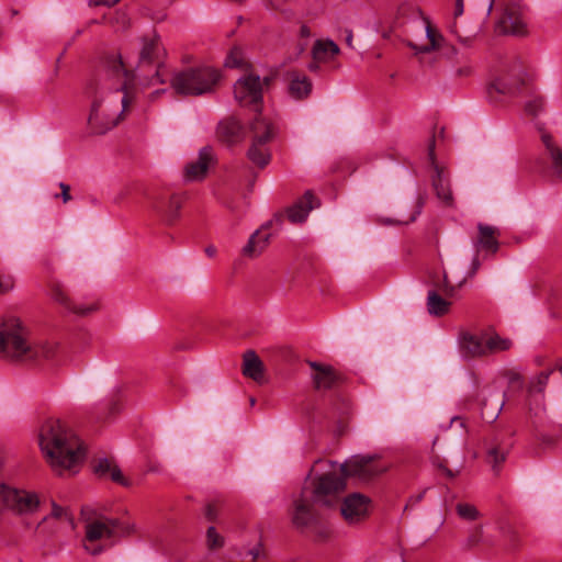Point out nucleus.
Here are the masks:
<instances>
[{"instance_id": "nucleus-1", "label": "nucleus", "mask_w": 562, "mask_h": 562, "mask_svg": "<svg viewBox=\"0 0 562 562\" xmlns=\"http://www.w3.org/2000/svg\"><path fill=\"white\" fill-rule=\"evenodd\" d=\"M104 75L89 82L86 94L90 100L88 126L91 133L103 135L125 117L135 99V74L125 67L119 53L103 59Z\"/></svg>"}, {"instance_id": "nucleus-2", "label": "nucleus", "mask_w": 562, "mask_h": 562, "mask_svg": "<svg viewBox=\"0 0 562 562\" xmlns=\"http://www.w3.org/2000/svg\"><path fill=\"white\" fill-rule=\"evenodd\" d=\"M40 448L54 469L61 473L83 459V448L78 436L60 419L48 418L38 430Z\"/></svg>"}, {"instance_id": "nucleus-3", "label": "nucleus", "mask_w": 562, "mask_h": 562, "mask_svg": "<svg viewBox=\"0 0 562 562\" xmlns=\"http://www.w3.org/2000/svg\"><path fill=\"white\" fill-rule=\"evenodd\" d=\"M58 350L55 342L31 344L27 329L18 318H8L0 326V352L3 357L22 361L50 360Z\"/></svg>"}, {"instance_id": "nucleus-4", "label": "nucleus", "mask_w": 562, "mask_h": 562, "mask_svg": "<svg viewBox=\"0 0 562 562\" xmlns=\"http://www.w3.org/2000/svg\"><path fill=\"white\" fill-rule=\"evenodd\" d=\"M220 79V71L213 67H189L175 72L170 86L179 95L199 97L212 93Z\"/></svg>"}, {"instance_id": "nucleus-5", "label": "nucleus", "mask_w": 562, "mask_h": 562, "mask_svg": "<svg viewBox=\"0 0 562 562\" xmlns=\"http://www.w3.org/2000/svg\"><path fill=\"white\" fill-rule=\"evenodd\" d=\"M132 530V526L117 519L106 517L92 519L86 525L83 548L92 555L100 554L104 550V547L95 544L97 541L123 537L130 535Z\"/></svg>"}, {"instance_id": "nucleus-6", "label": "nucleus", "mask_w": 562, "mask_h": 562, "mask_svg": "<svg viewBox=\"0 0 562 562\" xmlns=\"http://www.w3.org/2000/svg\"><path fill=\"white\" fill-rule=\"evenodd\" d=\"M345 486L344 479L326 473L314 477L310 476L301 493L304 494L305 499H311L316 505L331 507L338 503Z\"/></svg>"}, {"instance_id": "nucleus-7", "label": "nucleus", "mask_w": 562, "mask_h": 562, "mask_svg": "<svg viewBox=\"0 0 562 562\" xmlns=\"http://www.w3.org/2000/svg\"><path fill=\"white\" fill-rule=\"evenodd\" d=\"M0 502L5 510L18 516H32L42 504L38 493L5 484L0 485Z\"/></svg>"}, {"instance_id": "nucleus-8", "label": "nucleus", "mask_w": 562, "mask_h": 562, "mask_svg": "<svg viewBox=\"0 0 562 562\" xmlns=\"http://www.w3.org/2000/svg\"><path fill=\"white\" fill-rule=\"evenodd\" d=\"M269 81L268 77L261 79L255 74L245 75L234 86L236 101L243 106L252 105L255 110H258L262 100L263 85H269Z\"/></svg>"}, {"instance_id": "nucleus-9", "label": "nucleus", "mask_w": 562, "mask_h": 562, "mask_svg": "<svg viewBox=\"0 0 562 562\" xmlns=\"http://www.w3.org/2000/svg\"><path fill=\"white\" fill-rule=\"evenodd\" d=\"M345 477H356L360 481H369L385 471L378 464L374 456H353L340 465Z\"/></svg>"}, {"instance_id": "nucleus-10", "label": "nucleus", "mask_w": 562, "mask_h": 562, "mask_svg": "<svg viewBox=\"0 0 562 562\" xmlns=\"http://www.w3.org/2000/svg\"><path fill=\"white\" fill-rule=\"evenodd\" d=\"M315 505L311 499H305L303 493L294 499L291 520L296 529L304 530L321 524L322 517Z\"/></svg>"}, {"instance_id": "nucleus-11", "label": "nucleus", "mask_w": 562, "mask_h": 562, "mask_svg": "<svg viewBox=\"0 0 562 562\" xmlns=\"http://www.w3.org/2000/svg\"><path fill=\"white\" fill-rule=\"evenodd\" d=\"M184 198L180 193L159 194L150 201V210L166 224H173L180 216Z\"/></svg>"}, {"instance_id": "nucleus-12", "label": "nucleus", "mask_w": 562, "mask_h": 562, "mask_svg": "<svg viewBox=\"0 0 562 562\" xmlns=\"http://www.w3.org/2000/svg\"><path fill=\"white\" fill-rule=\"evenodd\" d=\"M496 31L505 35L521 36L527 34V24L521 9L516 4L506 5L496 23Z\"/></svg>"}, {"instance_id": "nucleus-13", "label": "nucleus", "mask_w": 562, "mask_h": 562, "mask_svg": "<svg viewBox=\"0 0 562 562\" xmlns=\"http://www.w3.org/2000/svg\"><path fill=\"white\" fill-rule=\"evenodd\" d=\"M143 46L139 53V63L138 68L145 66V65H156L157 68L155 70V75L153 77V80L155 82L164 83L165 79L161 78L160 72V64L158 61L159 54L161 52V45L159 36L156 34H153L151 36L143 37Z\"/></svg>"}, {"instance_id": "nucleus-14", "label": "nucleus", "mask_w": 562, "mask_h": 562, "mask_svg": "<svg viewBox=\"0 0 562 562\" xmlns=\"http://www.w3.org/2000/svg\"><path fill=\"white\" fill-rule=\"evenodd\" d=\"M369 505L370 499L367 496L353 493L344 499L340 512L348 522L353 524L368 516Z\"/></svg>"}, {"instance_id": "nucleus-15", "label": "nucleus", "mask_w": 562, "mask_h": 562, "mask_svg": "<svg viewBox=\"0 0 562 562\" xmlns=\"http://www.w3.org/2000/svg\"><path fill=\"white\" fill-rule=\"evenodd\" d=\"M540 138L550 159L552 178L557 182H562V148L553 136L544 130H540Z\"/></svg>"}, {"instance_id": "nucleus-16", "label": "nucleus", "mask_w": 562, "mask_h": 562, "mask_svg": "<svg viewBox=\"0 0 562 562\" xmlns=\"http://www.w3.org/2000/svg\"><path fill=\"white\" fill-rule=\"evenodd\" d=\"M216 134L222 143L234 145L244 139L245 130L239 120L228 116L218 123Z\"/></svg>"}, {"instance_id": "nucleus-17", "label": "nucleus", "mask_w": 562, "mask_h": 562, "mask_svg": "<svg viewBox=\"0 0 562 562\" xmlns=\"http://www.w3.org/2000/svg\"><path fill=\"white\" fill-rule=\"evenodd\" d=\"M50 295L52 299L64 306L67 311L75 313L80 316L88 315L94 311H97L98 306L97 304H90V305H77L71 301V299L68 296L65 288L60 283H53L50 286Z\"/></svg>"}, {"instance_id": "nucleus-18", "label": "nucleus", "mask_w": 562, "mask_h": 562, "mask_svg": "<svg viewBox=\"0 0 562 562\" xmlns=\"http://www.w3.org/2000/svg\"><path fill=\"white\" fill-rule=\"evenodd\" d=\"M213 160V150L211 147H203L196 160L188 164L186 167V179L189 181L201 180L205 177L209 166Z\"/></svg>"}, {"instance_id": "nucleus-19", "label": "nucleus", "mask_w": 562, "mask_h": 562, "mask_svg": "<svg viewBox=\"0 0 562 562\" xmlns=\"http://www.w3.org/2000/svg\"><path fill=\"white\" fill-rule=\"evenodd\" d=\"M486 334L474 335L463 333L460 336V348L464 357L475 358L486 356L485 349Z\"/></svg>"}, {"instance_id": "nucleus-20", "label": "nucleus", "mask_w": 562, "mask_h": 562, "mask_svg": "<svg viewBox=\"0 0 562 562\" xmlns=\"http://www.w3.org/2000/svg\"><path fill=\"white\" fill-rule=\"evenodd\" d=\"M270 236V233L267 232V226H261L249 237L248 243L243 248V255L248 258L260 256L267 248Z\"/></svg>"}, {"instance_id": "nucleus-21", "label": "nucleus", "mask_w": 562, "mask_h": 562, "mask_svg": "<svg viewBox=\"0 0 562 562\" xmlns=\"http://www.w3.org/2000/svg\"><path fill=\"white\" fill-rule=\"evenodd\" d=\"M263 135H257L256 138H252L251 145L247 151L248 159L257 167L265 168L271 159V153L269 147L267 146V142H265Z\"/></svg>"}, {"instance_id": "nucleus-22", "label": "nucleus", "mask_w": 562, "mask_h": 562, "mask_svg": "<svg viewBox=\"0 0 562 562\" xmlns=\"http://www.w3.org/2000/svg\"><path fill=\"white\" fill-rule=\"evenodd\" d=\"M289 78V93L296 100L307 98L312 92V81L307 76L296 70L288 72Z\"/></svg>"}, {"instance_id": "nucleus-23", "label": "nucleus", "mask_w": 562, "mask_h": 562, "mask_svg": "<svg viewBox=\"0 0 562 562\" xmlns=\"http://www.w3.org/2000/svg\"><path fill=\"white\" fill-rule=\"evenodd\" d=\"M315 196L310 192L305 194L291 207L288 209V218L291 223H302L308 213L315 207Z\"/></svg>"}, {"instance_id": "nucleus-24", "label": "nucleus", "mask_w": 562, "mask_h": 562, "mask_svg": "<svg viewBox=\"0 0 562 562\" xmlns=\"http://www.w3.org/2000/svg\"><path fill=\"white\" fill-rule=\"evenodd\" d=\"M435 172L436 175L432 178V187L435 189L436 195L445 205L450 206L453 203L450 181L443 169L437 165H435Z\"/></svg>"}, {"instance_id": "nucleus-25", "label": "nucleus", "mask_w": 562, "mask_h": 562, "mask_svg": "<svg viewBox=\"0 0 562 562\" xmlns=\"http://www.w3.org/2000/svg\"><path fill=\"white\" fill-rule=\"evenodd\" d=\"M243 374L258 383H262L263 363L254 350H248L243 357Z\"/></svg>"}, {"instance_id": "nucleus-26", "label": "nucleus", "mask_w": 562, "mask_h": 562, "mask_svg": "<svg viewBox=\"0 0 562 562\" xmlns=\"http://www.w3.org/2000/svg\"><path fill=\"white\" fill-rule=\"evenodd\" d=\"M310 366L315 370L313 380L316 389L328 390L337 383L338 375L330 367L321 366L316 362H310Z\"/></svg>"}, {"instance_id": "nucleus-27", "label": "nucleus", "mask_w": 562, "mask_h": 562, "mask_svg": "<svg viewBox=\"0 0 562 562\" xmlns=\"http://www.w3.org/2000/svg\"><path fill=\"white\" fill-rule=\"evenodd\" d=\"M340 53L339 46L331 40H317L312 48V57L316 61H331Z\"/></svg>"}, {"instance_id": "nucleus-28", "label": "nucleus", "mask_w": 562, "mask_h": 562, "mask_svg": "<svg viewBox=\"0 0 562 562\" xmlns=\"http://www.w3.org/2000/svg\"><path fill=\"white\" fill-rule=\"evenodd\" d=\"M477 231L479 235L475 245L493 254L496 252L498 249V241L496 238L497 229L493 226L480 223L477 225Z\"/></svg>"}, {"instance_id": "nucleus-29", "label": "nucleus", "mask_w": 562, "mask_h": 562, "mask_svg": "<svg viewBox=\"0 0 562 562\" xmlns=\"http://www.w3.org/2000/svg\"><path fill=\"white\" fill-rule=\"evenodd\" d=\"M426 36L428 43L425 45H417L413 42H408V46L415 52V54H425L441 47L443 42L442 35L435 29L429 22L426 24Z\"/></svg>"}, {"instance_id": "nucleus-30", "label": "nucleus", "mask_w": 562, "mask_h": 562, "mask_svg": "<svg viewBox=\"0 0 562 562\" xmlns=\"http://www.w3.org/2000/svg\"><path fill=\"white\" fill-rule=\"evenodd\" d=\"M522 78L519 75L499 76L492 83L491 88L498 93L512 94L520 89Z\"/></svg>"}, {"instance_id": "nucleus-31", "label": "nucleus", "mask_w": 562, "mask_h": 562, "mask_svg": "<svg viewBox=\"0 0 562 562\" xmlns=\"http://www.w3.org/2000/svg\"><path fill=\"white\" fill-rule=\"evenodd\" d=\"M94 472L100 476H105L109 474L114 482L122 485H127V482L124 480L121 470L109 459L99 460L94 465Z\"/></svg>"}, {"instance_id": "nucleus-32", "label": "nucleus", "mask_w": 562, "mask_h": 562, "mask_svg": "<svg viewBox=\"0 0 562 562\" xmlns=\"http://www.w3.org/2000/svg\"><path fill=\"white\" fill-rule=\"evenodd\" d=\"M250 131L252 133V138H256L257 135H263L265 142L269 143L274 136V126L268 120H266L261 114H257L250 124Z\"/></svg>"}, {"instance_id": "nucleus-33", "label": "nucleus", "mask_w": 562, "mask_h": 562, "mask_svg": "<svg viewBox=\"0 0 562 562\" xmlns=\"http://www.w3.org/2000/svg\"><path fill=\"white\" fill-rule=\"evenodd\" d=\"M450 303L441 297L436 291H429L427 307L431 315L441 316L449 311Z\"/></svg>"}, {"instance_id": "nucleus-34", "label": "nucleus", "mask_w": 562, "mask_h": 562, "mask_svg": "<svg viewBox=\"0 0 562 562\" xmlns=\"http://www.w3.org/2000/svg\"><path fill=\"white\" fill-rule=\"evenodd\" d=\"M513 342L510 339L502 338L498 335H487L485 341L486 355L505 351L510 349Z\"/></svg>"}, {"instance_id": "nucleus-35", "label": "nucleus", "mask_w": 562, "mask_h": 562, "mask_svg": "<svg viewBox=\"0 0 562 562\" xmlns=\"http://www.w3.org/2000/svg\"><path fill=\"white\" fill-rule=\"evenodd\" d=\"M546 100L542 95L535 94L525 104V111L527 114L537 116L544 110Z\"/></svg>"}, {"instance_id": "nucleus-36", "label": "nucleus", "mask_w": 562, "mask_h": 562, "mask_svg": "<svg viewBox=\"0 0 562 562\" xmlns=\"http://www.w3.org/2000/svg\"><path fill=\"white\" fill-rule=\"evenodd\" d=\"M465 279L458 281L457 283H452L449 279V276L445 272L442 284L439 285V290L442 291L445 296L454 297L457 295L458 290L463 285Z\"/></svg>"}, {"instance_id": "nucleus-37", "label": "nucleus", "mask_w": 562, "mask_h": 562, "mask_svg": "<svg viewBox=\"0 0 562 562\" xmlns=\"http://www.w3.org/2000/svg\"><path fill=\"white\" fill-rule=\"evenodd\" d=\"M497 443L498 438L495 439V445L487 450V461L492 463L494 470L505 461L506 456L505 451Z\"/></svg>"}, {"instance_id": "nucleus-38", "label": "nucleus", "mask_w": 562, "mask_h": 562, "mask_svg": "<svg viewBox=\"0 0 562 562\" xmlns=\"http://www.w3.org/2000/svg\"><path fill=\"white\" fill-rule=\"evenodd\" d=\"M456 510L459 517L465 520H475L479 517V512L472 504L459 503Z\"/></svg>"}, {"instance_id": "nucleus-39", "label": "nucleus", "mask_w": 562, "mask_h": 562, "mask_svg": "<svg viewBox=\"0 0 562 562\" xmlns=\"http://www.w3.org/2000/svg\"><path fill=\"white\" fill-rule=\"evenodd\" d=\"M554 371V369L544 370L539 375L531 381L530 391L531 392H542L548 383L550 374Z\"/></svg>"}, {"instance_id": "nucleus-40", "label": "nucleus", "mask_w": 562, "mask_h": 562, "mask_svg": "<svg viewBox=\"0 0 562 562\" xmlns=\"http://www.w3.org/2000/svg\"><path fill=\"white\" fill-rule=\"evenodd\" d=\"M207 544L211 549H217L223 546V538L217 533L215 527L211 526L206 531Z\"/></svg>"}, {"instance_id": "nucleus-41", "label": "nucleus", "mask_w": 562, "mask_h": 562, "mask_svg": "<svg viewBox=\"0 0 562 562\" xmlns=\"http://www.w3.org/2000/svg\"><path fill=\"white\" fill-rule=\"evenodd\" d=\"M227 67H239L241 65V52L239 48H233L226 58Z\"/></svg>"}, {"instance_id": "nucleus-42", "label": "nucleus", "mask_w": 562, "mask_h": 562, "mask_svg": "<svg viewBox=\"0 0 562 562\" xmlns=\"http://www.w3.org/2000/svg\"><path fill=\"white\" fill-rule=\"evenodd\" d=\"M50 516L54 518H57V519L65 518V519L71 521V516H70L69 512L66 508L57 505L56 503H53V505H52Z\"/></svg>"}, {"instance_id": "nucleus-43", "label": "nucleus", "mask_w": 562, "mask_h": 562, "mask_svg": "<svg viewBox=\"0 0 562 562\" xmlns=\"http://www.w3.org/2000/svg\"><path fill=\"white\" fill-rule=\"evenodd\" d=\"M14 286V278L11 274H0V293L9 292Z\"/></svg>"}, {"instance_id": "nucleus-44", "label": "nucleus", "mask_w": 562, "mask_h": 562, "mask_svg": "<svg viewBox=\"0 0 562 562\" xmlns=\"http://www.w3.org/2000/svg\"><path fill=\"white\" fill-rule=\"evenodd\" d=\"M434 464L440 469L442 471V473L448 477V479H454L456 476L459 475L460 473V470H451L449 469L442 461H439V460H435L434 461Z\"/></svg>"}, {"instance_id": "nucleus-45", "label": "nucleus", "mask_w": 562, "mask_h": 562, "mask_svg": "<svg viewBox=\"0 0 562 562\" xmlns=\"http://www.w3.org/2000/svg\"><path fill=\"white\" fill-rule=\"evenodd\" d=\"M204 515H205L207 520L215 521L217 519V516H218L217 505L215 503L207 504L206 507H205Z\"/></svg>"}, {"instance_id": "nucleus-46", "label": "nucleus", "mask_w": 562, "mask_h": 562, "mask_svg": "<svg viewBox=\"0 0 562 562\" xmlns=\"http://www.w3.org/2000/svg\"><path fill=\"white\" fill-rule=\"evenodd\" d=\"M473 74V67L471 64L465 63L464 65L456 69V75L460 78L470 77Z\"/></svg>"}, {"instance_id": "nucleus-47", "label": "nucleus", "mask_w": 562, "mask_h": 562, "mask_svg": "<svg viewBox=\"0 0 562 562\" xmlns=\"http://www.w3.org/2000/svg\"><path fill=\"white\" fill-rule=\"evenodd\" d=\"M289 1H290V0H267L268 5H269L272 10H278V11H283V10L285 9L286 3H288Z\"/></svg>"}, {"instance_id": "nucleus-48", "label": "nucleus", "mask_w": 562, "mask_h": 562, "mask_svg": "<svg viewBox=\"0 0 562 562\" xmlns=\"http://www.w3.org/2000/svg\"><path fill=\"white\" fill-rule=\"evenodd\" d=\"M59 188L61 190V199L64 201V203H67L71 200V195H70V187L64 182H60L59 183Z\"/></svg>"}, {"instance_id": "nucleus-49", "label": "nucleus", "mask_w": 562, "mask_h": 562, "mask_svg": "<svg viewBox=\"0 0 562 562\" xmlns=\"http://www.w3.org/2000/svg\"><path fill=\"white\" fill-rule=\"evenodd\" d=\"M311 36H312V32H311L310 27L306 24H302L300 26V31H299L300 40L308 42Z\"/></svg>"}, {"instance_id": "nucleus-50", "label": "nucleus", "mask_w": 562, "mask_h": 562, "mask_svg": "<svg viewBox=\"0 0 562 562\" xmlns=\"http://www.w3.org/2000/svg\"><path fill=\"white\" fill-rule=\"evenodd\" d=\"M249 554L252 557V561L255 562L260 555L263 554V548L261 544H258L257 547L252 548L249 551Z\"/></svg>"}, {"instance_id": "nucleus-51", "label": "nucleus", "mask_w": 562, "mask_h": 562, "mask_svg": "<svg viewBox=\"0 0 562 562\" xmlns=\"http://www.w3.org/2000/svg\"><path fill=\"white\" fill-rule=\"evenodd\" d=\"M90 7L108 5L112 7L111 0H89Z\"/></svg>"}, {"instance_id": "nucleus-52", "label": "nucleus", "mask_w": 562, "mask_h": 562, "mask_svg": "<svg viewBox=\"0 0 562 562\" xmlns=\"http://www.w3.org/2000/svg\"><path fill=\"white\" fill-rule=\"evenodd\" d=\"M307 45H308L307 41H303V40L299 38V42H297V45H296V49H297L296 54L301 55L303 52H305V49L307 48Z\"/></svg>"}, {"instance_id": "nucleus-53", "label": "nucleus", "mask_w": 562, "mask_h": 562, "mask_svg": "<svg viewBox=\"0 0 562 562\" xmlns=\"http://www.w3.org/2000/svg\"><path fill=\"white\" fill-rule=\"evenodd\" d=\"M428 154L431 162L435 165V139L431 138L429 145H428Z\"/></svg>"}, {"instance_id": "nucleus-54", "label": "nucleus", "mask_w": 562, "mask_h": 562, "mask_svg": "<svg viewBox=\"0 0 562 562\" xmlns=\"http://www.w3.org/2000/svg\"><path fill=\"white\" fill-rule=\"evenodd\" d=\"M463 13V0H457L454 8V16H460Z\"/></svg>"}, {"instance_id": "nucleus-55", "label": "nucleus", "mask_w": 562, "mask_h": 562, "mask_svg": "<svg viewBox=\"0 0 562 562\" xmlns=\"http://www.w3.org/2000/svg\"><path fill=\"white\" fill-rule=\"evenodd\" d=\"M497 401L494 405V415L497 416V414L499 413V411L502 409L503 405H504V402L501 400L499 397V394L497 393Z\"/></svg>"}, {"instance_id": "nucleus-56", "label": "nucleus", "mask_w": 562, "mask_h": 562, "mask_svg": "<svg viewBox=\"0 0 562 562\" xmlns=\"http://www.w3.org/2000/svg\"><path fill=\"white\" fill-rule=\"evenodd\" d=\"M321 63L322 61H316V60L313 59V61L310 63L308 66H307L308 70L312 71V72L318 71Z\"/></svg>"}, {"instance_id": "nucleus-57", "label": "nucleus", "mask_w": 562, "mask_h": 562, "mask_svg": "<svg viewBox=\"0 0 562 562\" xmlns=\"http://www.w3.org/2000/svg\"><path fill=\"white\" fill-rule=\"evenodd\" d=\"M205 254L209 256V257H214L215 254H216V248L213 246V245H210L205 248Z\"/></svg>"}, {"instance_id": "nucleus-58", "label": "nucleus", "mask_w": 562, "mask_h": 562, "mask_svg": "<svg viewBox=\"0 0 562 562\" xmlns=\"http://www.w3.org/2000/svg\"><path fill=\"white\" fill-rule=\"evenodd\" d=\"M508 539H509L510 542H513V546H516L518 539H517V535H516L515 531H510L508 533Z\"/></svg>"}, {"instance_id": "nucleus-59", "label": "nucleus", "mask_w": 562, "mask_h": 562, "mask_svg": "<svg viewBox=\"0 0 562 562\" xmlns=\"http://www.w3.org/2000/svg\"><path fill=\"white\" fill-rule=\"evenodd\" d=\"M352 41H353V34L351 31L348 32L347 36H346V43L349 47H353L352 46Z\"/></svg>"}, {"instance_id": "nucleus-60", "label": "nucleus", "mask_w": 562, "mask_h": 562, "mask_svg": "<svg viewBox=\"0 0 562 562\" xmlns=\"http://www.w3.org/2000/svg\"><path fill=\"white\" fill-rule=\"evenodd\" d=\"M479 267H480V261H479L477 257L475 256L472 261V272L475 273L476 270L479 269Z\"/></svg>"}, {"instance_id": "nucleus-61", "label": "nucleus", "mask_w": 562, "mask_h": 562, "mask_svg": "<svg viewBox=\"0 0 562 562\" xmlns=\"http://www.w3.org/2000/svg\"><path fill=\"white\" fill-rule=\"evenodd\" d=\"M454 422L460 423V425H461V426L463 425V423H462L461 418H459V417H454V418L452 419V423H454Z\"/></svg>"}, {"instance_id": "nucleus-62", "label": "nucleus", "mask_w": 562, "mask_h": 562, "mask_svg": "<svg viewBox=\"0 0 562 562\" xmlns=\"http://www.w3.org/2000/svg\"><path fill=\"white\" fill-rule=\"evenodd\" d=\"M256 403V400L254 397L250 398V405L254 406Z\"/></svg>"}, {"instance_id": "nucleus-63", "label": "nucleus", "mask_w": 562, "mask_h": 562, "mask_svg": "<svg viewBox=\"0 0 562 562\" xmlns=\"http://www.w3.org/2000/svg\"><path fill=\"white\" fill-rule=\"evenodd\" d=\"M493 2H494V0H492V1H491V3H490V5H488V12H490V11L492 10V8H493Z\"/></svg>"}, {"instance_id": "nucleus-64", "label": "nucleus", "mask_w": 562, "mask_h": 562, "mask_svg": "<svg viewBox=\"0 0 562 562\" xmlns=\"http://www.w3.org/2000/svg\"><path fill=\"white\" fill-rule=\"evenodd\" d=\"M482 406H483V408H486V407H487V403H486V401H484V402L482 403Z\"/></svg>"}]
</instances>
